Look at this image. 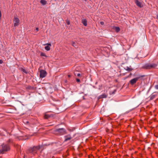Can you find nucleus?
I'll list each match as a JSON object with an SVG mask.
<instances>
[{"mask_svg": "<svg viewBox=\"0 0 158 158\" xmlns=\"http://www.w3.org/2000/svg\"><path fill=\"white\" fill-rule=\"evenodd\" d=\"M2 150H0V153H3L4 152L7 151L10 149L9 146L8 144H3L2 145Z\"/></svg>", "mask_w": 158, "mask_h": 158, "instance_id": "obj_1", "label": "nucleus"}, {"mask_svg": "<svg viewBox=\"0 0 158 158\" xmlns=\"http://www.w3.org/2000/svg\"><path fill=\"white\" fill-rule=\"evenodd\" d=\"M14 26L16 27L19 25L20 20L17 17H14L13 19Z\"/></svg>", "mask_w": 158, "mask_h": 158, "instance_id": "obj_2", "label": "nucleus"}, {"mask_svg": "<svg viewBox=\"0 0 158 158\" xmlns=\"http://www.w3.org/2000/svg\"><path fill=\"white\" fill-rule=\"evenodd\" d=\"M56 134L59 135H62L64 134L65 132V130L63 128H61L57 129L56 130Z\"/></svg>", "mask_w": 158, "mask_h": 158, "instance_id": "obj_3", "label": "nucleus"}, {"mask_svg": "<svg viewBox=\"0 0 158 158\" xmlns=\"http://www.w3.org/2000/svg\"><path fill=\"white\" fill-rule=\"evenodd\" d=\"M40 148L39 147H34L33 148H31L30 152H31L33 154L35 155V154L37 152V151L39 150Z\"/></svg>", "mask_w": 158, "mask_h": 158, "instance_id": "obj_4", "label": "nucleus"}, {"mask_svg": "<svg viewBox=\"0 0 158 158\" xmlns=\"http://www.w3.org/2000/svg\"><path fill=\"white\" fill-rule=\"evenodd\" d=\"M156 66V64H147L144 66V68L146 69H149L154 68Z\"/></svg>", "mask_w": 158, "mask_h": 158, "instance_id": "obj_5", "label": "nucleus"}, {"mask_svg": "<svg viewBox=\"0 0 158 158\" xmlns=\"http://www.w3.org/2000/svg\"><path fill=\"white\" fill-rule=\"evenodd\" d=\"M47 73L44 70H41L40 71V76L41 78H44L45 77Z\"/></svg>", "mask_w": 158, "mask_h": 158, "instance_id": "obj_6", "label": "nucleus"}, {"mask_svg": "<svg viewBox=\"0 0 158 158\" xmlns=\"http://www.w3.org/2000/svg\"><path fill=\"white\" fill-rule=\"evenodd\" d=\"M139 78L138 77H136L131 80L130 81V83L132 85H134V84L136 83V81L138 80Z\"/></svg>", "mask_w": 158, "mask_h": 158, "instance_id": "obj_7", "label": "nucleus"}, {"mask_svg": "<svg viewBox=\"0 0 158 158\" xmlns=\"http://www.w3.org/2000/svg\"><path fill=\"white\" fill-rule=\"evenodd\" d=\"M46 46L45 47V49L47 51H49L50 49V47L51 46V44H47L44 45Z\"/></svg>", "mask_w": 158, "mask_h": 158, "instance_id": "obj_8", "label": "nucleus"}, {"mask_svg": "<svg viewBox=\"0 0 158 158\" xmlns=\"http://www.w3.org/2000/svg\"><path fill=\"white\" fill-rule=\"evenodd\" d=\"M135 3L136 5L140 7H142L143 6L141 2H139L138 0H136L135 1Z\"/></svg>", "mask_w": 158, "mask_h": 158, "instance_id": "obj_9", "label": "nucleus"}, {"mask_svg": "<svg viewBox=\"0 0 158 158\" xmlns=\"http://www.w3.org/2000/svg\"><path fill=\"white\" fill-rule=\"evenodd\" d=\"M71 137L69 135H67V136H66L65 137V139L64 141H66L69 140H70L71 139Z\"/></svg>", "mask_w": 158, "mask_h": 158, "instance_id": "obj_10", "label": "nucleus"}, {"mask_svg": "<svg viewBox=\"0 0 158 158\" xmlns=\"http://www.w3.org/2000/svg\"><path fill=\"white\" fill-rule=\"evenodd\" d=\"M40 3L42 5H45L47 3V2L45 0H41Z\"/></svg>", "mask_w": 158, "mask_h": 158, "instance_id": "obj_11", "label": "nucleus"}, {"mask_svg": "<svg viewBox=\"0 0 158 158\" xmlns=\"http://www.w3.org/2000/svg\"><path fill=\"white\" fill-rule=\"evenodd\" d=\"M82 22L85 26H86L87 25V21L85 19H83L82 20Z\"/></svg>", "mask_w": 158, "mask_h": 158, "instance_id": "obj_12", "label": "nucleus"}, {"mask_svg": "<svg viewBox=\"0 0 158 158\" xmlns=\"http://www.w3.org/2000/svg\"><path fill=\"white\" fill-rule=\"evenodd\" d=\"M114 28L115 30L117 32H118L120 31V28L118 27H115Z\"/></svg>", "mask_w": 158, "mask_h": 158, "instance_id": "obj_13", "label": "nucleus"}, {"mask_svg": "<svg viewBox=\"0 0 158 158\" xmlns=\"http://www.w3.org/2000/svg\"><path fill=\"white\" fill-rule=\"evenodd\" d=\"M40 56H44L46 57L47 56L46 55V54L43 52H41L40 53Z\"/></svg>", "mask_w": 158, "mask_h": 158, "instance_id": "obj_14", "label": "nucleus"}, {"mask_svg": "<svg viewBox=\"0 0 158 158\" xmlns=\"http://www.w3.org/2000/svg\"><path fill=\"white\" fill-rule=\"evenodd\" d=\"M72 45L75 48H76L77 47L76 43L75 42H73L72 44Z\"/></svg>", "mask_w": 158, "mask_h": 158, "instance_id": "obj_15", "label": "nucleus"}, {"mask_svg": "<svg viewBox=\"0 0 158 158\" xmlns=\"http://www.w3.org/2000/svg\"><path fill=\"white\" fill-rule=\"evenodd\" d=\"M49 117V116L47 114H46L44 115V117L45 118H48Z\"/></svg>", "mask_w": 158, "mask_h": 158, "instance_id": "obj_16", "label": "nucleus"}, {"mask_svg": "<svg viewBox=\"0 0 158 158\" xmlns=\"http://www.w3.org/2000/svg\"><path fill=\"white\" fill-rule=\"evenodd\" d=\"M74 74L76 76H77L78 77H80L81 75V74L80 73H74Z\"/></svg>", "mask_w": 158, "mask_h": 158, "instance_id": "obj_17", "label": "nucleus"}, {"mask_svg": "<svg viewBox=\"0 0 158 158\" xmlns=\"http://www.w3.org/2000/svg\"><path fill=\"white\" fill-rule=\"evenodd\" d=\"M126 69L127 70V71H131L132 70V69L130 68H129L128 67H127V69Z\"/></svg>", "mask_w": 158, "mask_h": 158, "instance_id": "obj_18", "label": "nucleus"}, {"mask_svg": "<svg viewBox=\"0 0 158 158\" xmlns=\"http://www.w3.org/2000/svg\"><path fill=\"white\" fill-rule=\"evenodd\" d=\"M66 23L67 25H69L70 24V22H69V20H67L66 21Z\"/></svg>", "mask_w": 158, "mask_h": 158, "instance_id": "obj_19", "label": "nucleus"}, {"mask_svg": "<svg viewBox=\"0 0 158 158\" xmlns=\"http://www.w3.org/2000/svg\"><path fill=\"white\" fill-rule=\"evenodd\" d=\"M155 87L156 89H158V85H156Z\"/></svg>", "mask_w": 158, "mask_h": 158, "instance_id": "obj_20", "label": "nucleus"}, {"mask_svg": "<svg viewBox=\"0 0 158 158\" xmlns=\"http://www.w3.org/2000/svg\"><path fill=\"white\" fill-rule=\"evenodd\" d=\"M106 95H102V96H101V98H106Z\"/></svg>", "mask_w": 158, "mask_h": 158, "instance_id": "obj_21", "label": "nucleus"}, {"mask_svg": "<svg viewBox=\"0 0 158 158\" xmlns=\"http://www.w3.org/2000/svg\"><path fill=\"white\" fill-rule=\"evenodd\" d=\"M100 24L102 25H103L104 24V23L103 22H100Z\"/></svg>", "mask_w": 158, "mask_h": 158, "instance_id": "obj_22", "label": "nucleus"}, {"mask_svg": "<svg viewBox=\"0 0 158 158\" xmlns=\"http://www.w3.org/2000/svg\"><path fill=\"white\" fill-rule=\"evenodd\" d=\"M3 61L2 60H0V64H1L3 63Z\"/></svg>", "mask_w": 158, "mask_h": 158, "instance_id": "obj_23", "label": "nucleus"}, {"mask_svg": "<svg viewBox=\"0 0 158 158\" xmlns=\"http://www.w3.org/2000/svg\"><path fill=\"white\" fill-rule=\"evenodd\" d=\"M76 81L77 82H79L80 81L79 79L77 78L76 79Z\"/></svg>", "mask_w": 158, "mask_h": 158, "instance_id": "obj_24", "label": "nucleus"}, {"mask_svg": "<svg viewBox=\"0 0 158 158\" xmlns=\"http://www.w3.org/2000/svg\"><path fill=\"white\" fill-rule=\"evenodd\" d=\"M36 31H38V30H39V28H38V27H36Z\"/></svg>", "mask_w": 158, "mask_h": 158, "instance_id": "obj_25", "label": "nucleus"}, {"mask_svg": "<svg viewBox=\"0 0 158 158\" xmlns=\"http://www.w3.org/2000/svg\"><path fill=\"white\" fill-rule=\"evenodd\" d=\"M156 19L158 20V14L156 15Z\"/></svg>", "mask_w": 158, "mask_h": 158, "instance_id": "obj_26", "label": "nucleus"}, {"mask_svg": "<svg viewBox=\"0 0 158 158\" xmlns=\"http://www.w3.org/2000/svg\"><path fill=\"white\" fill-rule=\"evenodd\" d=\"M68 76L69 77H70V75H68Z\"/></svg>", "mask_w": 158, "mask_h": 158, "instance_id": "obj_27", "label": "nucleus"}, {"mask_svg": "<svg viewBox=\"0 0 158 158\" xmlns=\"http://www.w3.org/2000/svg\"><path fill=\"white\" fill-rule=\"evenodd\" d=\"M85 1H86V0H85Z\"/></svg>", "mask_w": 158, "mask_h": 158, "instance_id": "obj_28", "label": "nucleus"}]
</instances>
